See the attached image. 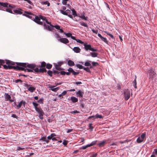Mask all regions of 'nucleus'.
<instances>
[{
	"label": "nucleus",
	"instance_id": "f257e3e1",
	"mask_svg": "<svg viewBox=\"0 0 157 157\" xmlns=\"http://www.w3.org/2000/svg\"><path fill=\"white\" fill-rule=\"evenodd\" d=\"M21 67V66L17 65L16 64V66H7L6 65H4V69H13L14 70H21L24 71H27L28 72H33V70L32 69H25V68H24V67Z\"/></svg>",
	"mask_w": 157,
	"mask_h": 157
},
{
	"label": "nucleus",
	"instance_id": "f03ea898",
	"mask_svg": "<svg viewBox=\"0 0 157 157\" xmlns=\"http://www.w3.org/2000/svg\"><path fill=\"white\" fill-rule=\"evenodd\" d=\"M25 14H24L23 15L29 18H32L33 16H34L35 18H33V21L35 22L40 25H43V23L42 21H40V16L35 15L32 14L31 13L27 11H25Z\"/></svg>",
	"mask_w": 157,
	"mask_h": 157
},
{
	"label": "nucleus",
	"instance_id": "7ed1b4c3",
	"mask_svg": "<svg viewBox=\"0 0 157 157\" xmlns=\"http://www.w3.org/2000/svg\"><path fill=\"white\" fill-rule=\"evenodd\" d=\"M16 64L24 67H27L33 70H34V69L36 68L35 67L36 66V65L34 64H28L26 63L17 62Z\"/></svg>",
	"mask_w": 157,
	"mask_h": 157
},
{
	"label": "nucleus",
	"instance_id": "20e7f679",
	"mask_svg": "<svg viewBox=\"0 0 157 157\" xmlns=\"http://www.w3.org/2000/svg\"><path fill=\"white\" fill-rule=\"evenodd\" d=\"M6 63V64L8 65L7 66H12V65H16V63L11 61L9 60H3L0 59V64L1 65H2L4 67V65H3V64ZM4 68V67H3Z\"/></svg>",
	"mask_w": 157,
	"mask_h": 157
},
{
	"label": "nucleus",
	"instance_id": "39448f33",
	"mask_svg": "<svg viewBox=\"0 0 157 157\" xmlns=\"http://www.w3.org/2000/svg\"><path fill=\"white\" fill-rule=\"evenodd\" d=\"M36 109L35 110L39 114V117L40 119L42 120L43 118V115L44 114V113L43 110L40 107L36 108Z\"/></svg>",
	"mask_w": 157,
	"mask_h": 157
},
{
	"label": "nucleus",
	"instance_id": "423d86ee",
	"mask_svg": "<svg viewBox=\"0 0 157 157\" xmlns=\"http://www.w3.org/2000/svg\"><path fill=\"white\" fill-rule=\"evenodd\" d=\"M124 99L126 101L128 100L130 97V93L128 89H125L124 91Z\"/></svg>",
	"mask_w": 157,
	"mask_h": 157
},
{
	"label": "nucleus",
	"instance_id": "0eeeda50",
	"mask_svg": "<svg viewBox=\"0 0 157 157\" xmlns=\"http://www.w3.org/2000/svg\"><path fill=\"white\" fill-rule=\"evenodd\" d=\"M84 48L86 51L90 50L93 52H97L98 50L97 49H94L91 47V46L90 44H84Z\"/></svg>",
	"mask_w": 157,
	"mask_h": 157
},
{
	"label": "nucleus",
	"instance_id": "6e6552de",
	"mask_svg": "<svg viewBox=\"0 0 157 157\" xmlns=\"http://www.w3.org/2000/svg\"><path fill=\"white\" fill-rule=\"evenodd\" d=\"M24 86L25 87H27L28 90L31 92H33L36 90V88L34 87L31 86L29 87V86H30V85H29L26 83L24 84Z\"/></svg>",
	"mask_w": 157,
	"mask_h": 157
},
{
	"label": "nucleus",
	"instance_id": "1a4fd4ad",
	"mask_svg": "<svg viewBox=\"0 0 157 157\" xmlns=\"http://www.w3.org/2000/svg\"><path fill=\"white\" fill-rule=\"evenodd\" d=\"M34 71L36 72H41L43 73L44 72H46L47 71V70L45 68L42 67L41 68H40L39 69L38 67H36V68L34 69Z\"/></svg>",
	"mask_w": 157,
	"mask_h": 157
},
{
	"label": "nucleus",
	"instance_id": "9d476101",
	"mask_svg": "<svg viewBox=\"0 0 157 157\" xmlns=\"http://www.w3.org/2000/svg\"><path fill=\"white\" fill-rule=\"evenodd\" d=\"M148 73H149L150 78H153L155 77L156 73L152 69H151L149 70H148Z\"/></svg>",
	"mask_w": 157,
	"mask_h": 157
},
{
	"label": "nucleus",
	"instance_id": "9b49d317",
	"mask_svg": "<svg viewBox=\"0 0 157 157\" xmlns=\"http://www.w3.org/2000/svg\"><path fill=\"white\" fill-rule=\"evenodd\" d=\"M63 62H58L57 64L55 65V67L56 69L60 71L62 69H61L60 67L63 64Z\"/></svg>",
	"mask_w": 157,
	"mask_h": 157
},
{
	"label": "nucleus",
	"instance_id": "f8f14e48",
	"mask_svg": "<svg viewBox=\"0 0 157 157\" xmlns=\"http://www.w3.org/2000/svg\"><path fill=\"white\" fill-rule=\"evenodd\" d=\"M84 94V92L81 90H79L76 92L77 97L80 98H82L83 97Z\"/></svg>",
	"mask_w": 157,
	"mask_h": 157
},
{
	"label": "nucleus",
	"instance_id": "ddd939ff",
	"mask_svg": "<svg viewBox=\"0 0 157 157\" xmlns=\"http://www.w3.org/2000/svg\"><path fill=\"white\" fill-rule=\"evenodd\" d=\"M58 40L60 42L65 44L68 43L69 42L68 40L66 38H60L58 39Z\"/></svg>",
	"mask_w": 157,
	"mask_h": 157
},
{
	"label": "nucleus",
	"instance_id": "4468645a",
	"mask_svg": "<svg viewBox=\"0 0 157 157\" xmlns=\"http://www.w3.org/2000/svg\"><path fill=\"white\" fill-rule=\"evenodd\" d=\"M43 25L44 29H47L49 31H52L54 29L52 28L53 27H50L48 25H47L45 23Z\"/></svg>",
	"mask_w": 157,
	"mask_h": 157
},
{
	"label": "nucleus",
	"instance_id": "2eb2a0df",
	"mask_svg": "<svg viewBox=\"0 0 157 157\" xmlns=\"http://www.w3.org/2000/svg\"><path fill=\"white\" fill-rule=\"evenodd\" d=\"M67 71L70 72V73H71L73 75H78L79 73V72H75L72 68H71L70 67L68 70Z\"/></svg>",
	"mask_w": 157,
	"mask_h": 157
},
{
	"label": "nucleus",
	"instance_id": "dca6fc26",
	"mask_svg": "<svg viewBox=\"0 0 157 157\" xmlns=\"http://www.w3.org/2000/svg\"><path fill=\"white\" fill-rule=\"evenodd\" d=\"M55 87L54 86H49L48 88L50 89L49 90H52L54 92H56L59 89V87H57L54 88Z\"/></svg>",
	"mask_w": 157,
	"mask_h": 157
},
{
	"label": "nucleus",
	"instance_id": "f3484780",
	"mask_svg": "<svg viewBox=\"0 0 157 157\" xmlns=\"http://www.w3.org/2000/svg\"><path fill=\"white\" fill-rule=\"evenodd\" d=\"M107 143V141L106 140H103L98 144L97 145L99 147H103Z\"/></svg>",
	"mask_w": 157,
	"mask_h": 157
},
{
	"label": "nucleus",
	"instance_id": "a211bd4d",
	"mask_svg": "<svg viewBox=\"0 0 157 157\" xmlns=\"http://www.w3.org/2000/svg\"><path fill=\"white\" fill-rule=\"evenodd\" d=\"M8 5V3H7L0 2V10H3V7H7Z\"/></svg>",
	"mask_w": 157,
	"mask_h": 157
},
{
	"label": "nucleus",
	"instance_id": "6ab92c4d",
	"mask_svg": "<svg viewBox=\"0 0 157 157\" xmlns=\"http://www.w3.org/2000/svg\"><path fill=\"white\" fill-rule=\"evenodd\" d=\"M98 36L100 38L101 40H102L106 43L108 44V42L106 38L102 36L100 33H98Z\"/></svg>",
	"mask_w": 157,
	"mask_h": 157
},
{
	"label": "nucleus",
	"instance_id": "aec40b11",
	"mask_svg": "<svg viewBox=\"0 0 157 157\" xmlns=\"http://www.w3.org/2000/svg\"><path fill=\"white\" fill-rule=\"evenodd\" d=\"M5 98L6 99V101H9L11 102L13 101L11 100V96L8 94L5 93Z\"/></svg>",
	"mask_w": 157,
	"mask_h": 157
},
{
	"label": "nucleus",
	"instance_id": "412c9836",
	"mask_svg": "<svg viewBox=\"0 0 157 157\" xmlns=\"http://www.w3.org/2000/svg\"><path fill=\"white\" fill-rule=\"evenodd\" d=\"M74 52L76 53H79L81 51V49L78 47H75L73 49Z\"/></svg>",
	"mask_w": 157,
	"mask_h": 157
},
{
	"label": "nucleus",
	"instance_id": "4be33fe9",
	"mask_svg": "<svg viewBox=\"0 0 157 157\" xmlns=\"http://www.w3.org/2000/svg\"><path fill=\"white\" fill-rule=\"evenodd\" d=\"M70 100L73 103H76L78 101V98L74 96L71 97Z\"/></svg>",
	"mask_w": 157,
	"mask_h": 157
},
{
	"label": "nucleus",
	"instance_id": "5701e85b",
	"mask_svg": "<svg viewBox=\"0 0 157 157\" xmlns=\"http://www.w3.org/2000/svg\"><path fill=\"white\" fill-rule=\"evenodd\" d=\"M22 10L21 9H19L18 10H14L13 12L17 14H22V12H21Z\"/></svg>",
	"mask_w": 157,
	"mask_h": 157
},
{
	"label": "nucleus",
	"instance_id": "b1692460",
	"mask_svg": "<svg viewBox=\"0 0 157 157\" xmlns=\"http://www.w3.org/2000/svg\"><path fill=\"white\" fill-rule=\"evenodd\" d=\"M43 141H45L46 144H48L49 142V140H48L46 136H43L40 139Z\"/></svg>",
	"mask_w": 157,
	"mask_h": 157
},
{
	"label": "nucleus",
	"instance_id": "393cba45",
	"mask_svg": "<svg viewBox=\"0 0 157 157\" xmlns=\"http://www.w3.org/2000/svg\"><path fill=\"white\" fill-rule=\"evenodd\" d=\"M67 63L68 65L71 67L74 66L75 65L74 62L71 60H68Z\"/></svg>",
	"mask_w": 157,
	"mask_h": 157
},
{
	"label": "nucleus",
	"instance_id": "a878e982",
	"mask_svg": "<svg viewBox=\"0 0 157 157\" xmlns=\"http://www.w3.org/2000/svg\"><path fill=\"white\" fill-rule=\"evenodd\" d=\"M41 64L40 66H39V67H44L45 68V67H46V63L44 62L43 61L41 62Z\"/></svg>",
	"mask_w": 157,
	"mask_h": 157
},
{
	"label": "nucleus",
	"instance_id": "bb28decb",
	"mask_svg": "<svg viewBox=\"0 0 157 157\" xmlns=\"http://www.w3.org/2000/svg\"><path fill=\"white\" fill-rule=\"evenodd\" d=\"M91 56L93 57H95L97 56L98 54L95 52H92L90 53Z\"/></svg>",
	"mask_w": 157,
	"mask_h": 157
},
{
	"label": "nucleus",
	"instance_id": "cd10ccee",
	"mask_svg": "<svg viewBox=\"0 0 157 157\" xmlns=\"http://www.w3.org/2000/svg\"><path fill=\"white\" fill-rule=\"evenodd\" d=\"M79 23L81 25L83 26L86 27L88 28V26L87 25L86 23H84V22H83V21H80L79 22Z\"/></svg>",
	"mask_w": 157,
	"mask_h": 157
},
{
	"label": "nucleus",
	"instance_id": "c85d7f7f",
	"mask_svg": "<svg viewBox=\"0 0 157 157\" xmlns=\"http://www.w3.org/2000/svg\"><path fill=\"white\" fill-rule=\"evenodd\" d=\"M91 61H87L84 63V65L86 66H91V64L90 63L91 62Z\"/></svg>",
	"mask_w": 157,
	"mask_h": 157
},
{
	"label": "nucleus",
	"instance_id": "c756f323",
	"mask_svg": "<svg viewBox=\"0 0 157 157\" xmlns=\"http://www.w3.org/2000/svg\"><path fill=\"white\" fill-rule=\"evenodd\" d=\"M95 117L96 119H101L103 118V117L101 115H99L98 113H97L95 115Z\"/></svg>",
	"mask_w": 157,
	"mask_h": 157
},
{
	"label": "nucleus",
	"instance_id": "7c9ffc66",
	"mask_svg": "<svg viewBox=\"0 0 157 157\" xmlns=\"http://www.w3.org/2000/svg\"><path fill=\"white\" fill-rule=\"evenodd\" d=\"M41 3L43 5H47L48 6H49L50 5V3L47 1H42Z\"/></svg>",
	"mask_w": 157,
	"mask_h": 157
},
{
	"label": "nucleus",
	"instance_id": "2f4dec72",
	"mask_svg": "<svg viewBox=\"0 0 157 157\" xmlns=\"http://www.w3.org/2000/svg\"><path fill=\"white\" fill-rule=\"evenodd\" d=\"M97 142V140L92 141L90 144H88L89 147H90L95 145L96 144Z\"/></svg>",
	"mask_w": 157,
	"mask_h": 157
},
{
	"label": "nucleus",
	"instance_id": "473e14b6",
	"mask_svg": "<svg viewBox=\"0 0 157 157\" xmlns=\"http://www.w3.org/2000/svg\"><path fill=\"white\" fill-rule=\"evenodd\" d=\"M143 141V140H141V138L140 137H139L137 139L136 141L137 143H141Z\"/></svg>",
	"mask_w": 157,
	"mask_h": 157
},
{
	"label": "nucleus",
	"instance_id": "72a5a7b5",
	"mask_svg": "<svg viewBox=\"0 0 157 157\" xmlns=\"http://www.w3.org/2000/svg\"><path fill=\"white\" fill-rule=\"evenodd\" d=\"M89 146L88 144H87L86 146H83L80 148L79 149L80 150H85L87 148L89 147Z\"/></svg>",
	"mask_w": 157,
	"mask_h": 157
},
{
	"label": "nucleus",
	"instance_id": "f704fd0d",
	"mask_svg": "<svg viewBox=\"0 0 157 157\" xmlns=\"http://www.w3.org/2000/svg\"><path fill=\"white\" fill-rule=\"evenodd\" d=\"M46 68L48 69H50L52 67V65L48 63L46 64Z\"/></svg>",
	"mask_w": 157,
	"mask_h": 157
},
{
	"label": "nucleus",
	"instance_id": "c9c22d12",
	"mask_svg": "<svg viewBox=\"0 0 157 157\" xmlns=\"http://www.w3.org/2000/svg\"><path fill=\"white\" fill-rule=\"evenodd\" d=\"M146 136V132L143 133L141 135L140 137L141 138V140H143L144 141V139Z\"/></svg>",
	"mask_w": 157,
	"mask_h": 157
},
{
	"label": "nucleus",
	"instance_id": "e433bc0d",
	"mask_svg": "<svg viewBox=\"0 0 157 157\" xmlns=\"http://www.w3.org/2000/svg\"><path fill=\"white\" fill-rule=\"evenodd\" d=\"M23 104V100L21 101L19 103L18 105H17V109H19L21 106Z\"/></svg>",
	"mask_w": 157,
	"mask_h": 157
},
{
	"label": "nucleus",
	"instance_id": "4c0bfd02",
	"mask_svg": "<svg viewBox=\"0 0 157 157\" xmlns=\"http://www.w3.org/2000/svg\"><path fill=\"white\" fill-rule=\"evenodd\" d=\"M76 67L80 69H83V67L82 65L80 64H77L76 65Z\"/></svg>",
	"mask_w": 157,
	"mask_h": 157
},
{
	"label": "nucleus",
	"instance_id": "58836bf2",
	"mask_svg": "<svg viewBox=\"0 0 157 157\" xmlns=\"http://www.w3.org/2000/svg\"><path fill=\"white\" fill-rule=\"evenodd\" d=\"M51 26L55 28L56 29H59L60 28V27L59 25H51Z\"/></svg>",
	"mask_w": 157,
	"mask_h": 157
},
{
	"label": "nucleus",
	"instance_id": "ea45409f",
	"mask_svg": "<svg viewBox=\"0 0 157 157\" xmlns=\"http://www.w3.org/2000/svg\"><path fill=\"white\" fill-rule=\"evenodd\" d=\"M104 32L106 33L112 39H114V37L112 34L109 33L107 31H104Z\"/></svg>",
	"mask_w": 157,
	"mask_h": 157
},
{
	"label": "nucleus",
	"instance_id": "a19ab883",
	"mask_svg": "<svg viewBox=\"0 0 157 157\" xmlns=\"http://www.w3.org/2000/svg\"><path fill=\"white\" fill-rule=\"evenodd\" d=\"M33 104L34 105L35 109H36V108H38L39 107H37V106L38 105V104L35 102H33Z\"/></svg>",
	"mask_w": 157,
	"mask_h": 157
},
{
	"label": "nucleus",
	"instance_id": "79ce46f5",
	"mask_svg": "<svg viewBox=\"0 0 157 157\" xmlns=\"http://www.w3.org/2000/svg\"><path fill=\"white\" fill-rule=\"evenodd\" d=\"M79 17L80 18L82 19L83 20H87V17H86L84 15L80 16Z\"/></svg>",
	"mask_w": 157,
	"mask_h": 157
},
{
	"label": "nucleus",
	"instance_id": "37998d69",
	"mask_svg": "<svg viewBox=\"0 0 157 157\" xmlns=\"http://www.w3.org/2000/svg\"><path fill=\"white\" fill-rule=\"evenodd\" d=\"M136 78L134 80V81H133V86L135 88H136L137 87L136 86Z\"/></svg>",
	"mask_w": 157,
	"mask_h": 157
},
{
	"label": "nucleus",
	"instance_id": "c03bdc74",
	"mask_svg": "<svg viewBox=\"0 0 157 157\" xmlns=\"http://www.w3.org/2000/svg\"><path fill=\"white\" fill-rule=\"evenodd\" d=\"M84 70H85L87 72L90 73L91 71L90 70V68L89 67H84L83 69Z\"/></svg>",
	"mask_w": 157,
	"mask_h": 157
},
{
	"label": "nucleus",
	"instance_id": "a18cd8bd",
	"mask_svg": "<svg viewBox=\"0 0 157 157\" xmlns=\"http://www.w3.org/2000/svg\"><path fill=\"white\" fill-rule=\"evenodd\" d=\"M6 11L7 12L10 13H13V12L10 8H7L6 9Z\"/></svg>",
	"mask_w": 157,
	"mask_h": 157
},
{
	"label": "nucleus",
	"instance_id": "49530a36",
	"mask_svg": "<svg viewBox=\"0 0 157 157\" xmlns=\"http://www.w3.org/2000/svg\"><path fill=\"white\" fill-rule=\"evenodd\" d=\"M60 12L63 14L65 15H67V14L66 13V10L65 11H64L62 10H60Z\"/></svg>",
	"mask_w": 157,
	"mask_h": 157
},
{
	"label": "nucleus",
	"instance_id": "de8ad7c7",
	"mask_svg": "<svg viewBox=\"0 0 157 157\" xmlns=\"http://www.w3.org/2000/svg\"><path fill=\"white\" fill-rule=\"evenodd\" d=\"M72 11L73 15L75 16H76L77 15L76 11L74 9L72 10Z\"/></svg>",
	"mask_w": 157,
	"mask_h": 157
},
{
	"label": "nucleus",
	"instance_id": "09e8293b",
	"mask_svg": "<svg viewBox=\"0 0 157 157\" xmlns=\"http://www.w3.org/2000/svg\"><path fill=\"white\" fill-rule=\"evenodd\" d=\"M48 74L51 77L52 76V71L49 70L47 72Z\"/></svg>",
	"mask_w": 157,
	"mask_h": 157
},
{
	"label": "nucleus",
	"instance_id": "8fccbe9b",
	"mask_svg": "<svg viewBox=\"0 0 157 157\" xmlns=\"http://www.w3.org/2000/svg\"><path fill=\"white\" fill-rule=\"evenodd\" d=\"M39 16L40 17V19H42L43 20L45 21V20H46V17H44L42 15H39Z\"/></svg>",
	"mask_w": 157,
	"mask_h": 157
},
{
	"label": "nucleus",
	"instance_id": "3c124183",
	"mask_svg": "<svg viewBox=\"0 0 157 157\" xmlns=\"http://www.w3.org/2000/svg\"><path fill=\"white\" fill-rule=\"evenodd\" d=\"M64 34L67 37H71V36L72 35V34L71 33H64Z\"/></svg>",
	"mask_w": 157,
	"mask_h": 157
},
{
	"label": "nucleus",
	"instance_id": "603ef678",
	"mask_svg": "<svg viewBox=\"0 0 157 157\" xmlns=\"http://www.w3.org/2000/svg\"><path fill=\"white\" fill-rule=\"evenodd\" d=\"M76 41L78 43H80L81 44H83L84 43V42H82V41H81V40H79V39H76Z\"/></svg>",
	"mask_w": 157,
	"mask_h": 157
},
{
	"label": "nucleus",
	"instance_id": "864d4df0",
	"mask_svg": "<svg viewBox=\"0 0 157 157\" xmlns=\"http://www.w3.org/2000/svg\"><path fill=\"white\" fill-rule=\"evenodd\" d=\"M92 65L93 66H96L98 65V63L97 62H92Z\"/></svg>",
	"mask_w": 157,
	"mask_h": 157
},
{
	"label": "nucleus",
	"instance_id": "5fc2aeb1",
	"mask_svg": "<svg viewBox=\"0 0 157 157\" xmlns=\"http://www.w3.org/2000/svg\"><path fill=\"white\" fill-rule=\"evenodd\" d=\"M89 129L92 130L94 128V127L92 126V124L90 123L89 124Z\"/></svg>",
	"mask_w": 157,
	"mask_h": 157
},
{
	"label": "nucleus",
	"instance_id": "6e6d98bb",
	"mask_svg": "<svg viewBox=\"0 0 157 157\" xmlns=\"http://www.w3.org/2000/svg\"><path fill=\"white\" fill-rule=\"evenodd\" d=\"M78 113H79V112L77 110L72 111L70 112V113L71 114Z\"/></svg>",
	"mask_w": 157,
	"mask_h": 157
},
{
	"label": "nucleus",
	"instance_id": "4d7b16f0",
	"mask_svg": "<svg viewBox=\"0 0 157 157\" xmlns=\"http://www.w3.org/2000/svg\"><path fill=\"white\" fill-rule=\"evenodd\" d=\"M19 82H20L21 83L22 82V81L21 79H18L16 80L15 81V83H18Z\"/></svg>",
	"mask_w": 157,
	"mask_h": 157
},
{
	"label": "nucleus",
	"instance_id": "13d9d810",
	"mask_svg": "<svg viewBox=\"0 0 157 157\" xmlns=\"http://www.w3.org/2000/svg\"><path fill=\"white\" fill-rule=\"evenodd\" d=\"M63 144L64 146H66L67 144V141L65 140H63Z\"/></svg>",
	"mask_w": 157,
	"mask_h": 157
},
{
	"label": "nucleus",
	"instance_id": "bf43d9fd",
	"mask_svg": "<svg viewBox=\"0 0 157 157\" xmlns=\"http://www.w3.org/2000/svg\"><path fill=\"white\" fill-rule=\"evenodd\" d=\"M92 31L93 32V33L95 34H97L98 33V30H94V29H92Z\"/></svg>",
	"mask_w": 157,
	"mask_h": 157
},
{
	"label": "nucleus",
	"instance_id": "052dcab7",
	"mask_svg": "<svg viewBox=\"0 0 157 157\" xmlns=\"http://www.w3.org/2000/svg\"><path fill=\"white\" fill-rule=\"evenodd\" d=\"M52 136L51 135H50L48 136L47 139L48 140H50L51 139H52Z\"/></svg>",
	"mask_w": 157,
	"mask_h": 157
},
{
	"label": "nucleus",
	"instance_id": "680f3d73",
	"mask_svg": "<svg viewBox=\"0 0 157 157\" xmlns=\"http://www.w3.org/2000/svg\"><path fill=\"white\" fill-rule=\"evenodd\" d=\"M45 22H46L48 24H49L50 26H51V25H52L51 24V23L50 22H49V21H48V20L47 19H46V20H45Z\"/></svg>",
	"mask_w": 157,
	"mask_h": 157
},
{
	"label": "nucleus",
	"instance_id": "e2e57ef3",
	"mask_svg": "<svg viewBox=\"0 0 157 157\" xmlns=\"http://www.w3.org/2000/svg\"><path fill=\"white\" fill-rule=\"evenodd\" d=\"M73 83L76 84L77 85L82 84V82H74Z\"/></svg>",
	"mask_w": 157,
	"mask_h": 157
},
{
	"label": "nucleus",
	"instance_id": "0e129e2a",
	"mask_svg": "<svg viewBox=\"0 0 157 157\" xmlns=\"http://www.w3.org/2000/svg\"><path fill=\"white\" fill-rule=\"evenodd\" d=\"M11 117L14 118H17V116L15 114H13L11 115Z\"/></svg>",
	"mask_w": 157,
	"mask_h": 157
},
{
	"label": "nucleus",
	"instance_id": "69168bd1",
	"mask_svg": "<svg viewBox=\"0 0 157 157\" xmlns=\"http://www.w3.org/2000/svg\"><path fill=\"white\" fill-rule=\"evenodd\" d=\"M60 73L62 75H65L66 74V72L64 71H61Z\"/></svg>",
	"mask_w": 157,
	"mask_h": 157
},
{
	"label": "nucleus",
	"instance_id": "338daca9",
	"mask_svg": "<svg viewBox=\"0 0 157 157\" xmlns=\"http://www.w3.org/2000/svg\"><path fill=\"white\" fill-rule=\"evenodd\" d=\"M98 155L97 153H96L94 154H93L92 156L90 157H96Z\"/></svg>",
	"mask_w": 157,
	"mask_h": 157
},
{
	"label": "nucleus",
	"instance_id": "774afa93",
	"mask_svg": "<svg viewBox=\"0 0 157 157\" xmlns=\"http://www.w3.org/2000/svg\"><path fill=\"white\" fill-rule=\"evenodd\" d=\"M59 73H60V72H59V71H57L54 70L53 71V73L55 74H58Z\"/></svg>",
	"mask_w": 157,
	"mask_h": 157
}]
</instances>
